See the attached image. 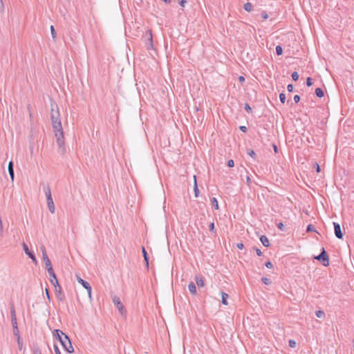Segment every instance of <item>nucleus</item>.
<instances>
[{
  "instance_id": "obj_1",
  "label": "nucleus",
  "mask_w": 354,
  "mask_h": 354,
  "mask_svg": "<svg viewBox=\"0 0 354 354\" xmlns=\"http://www.w3.org/2000/svg\"><path fill=\"white\" fill-rule=\"evenodd\" d=\"M54 335L59 339L63 348L69 353L74 351L73 347L68 337L60 330H55Z\"/></svg>"
},
{
  "instance_id": "obj_2",
  "label": "nucleus",
  "mask_w": 354,
  "mask_h": 354,
  "mask_svg": "<svg viewBox=\"0 0 354 354\" xmlns=\"http://www.w3.org/2000/svg\"><path fill=\"white\" fill-rule=\"evenodd\" d=\"M52 125L57 145L62 147L64 145V136L62 122H55V124Z\"/></svg>"
},
{
  "instance_id": "obj_3",
  "label": "nucleus",
  "mask_w": 354,
  "mask_h": 354,
  "mask_svg": "<svg viewBox=\"0 0 354 354\" xmlns=\"http://www.w3.org/2000/svg\"><path fill=\"white\" fill-rule=\"evenodd\" d=\"M46 201H47V205L48 207V209L51 214L55 213V207L54 205L53 200L52 198L51 192L50 189H48L46 192Z\"/></svg>"
},
{
  "instance_id": "obj_4",
  "label": "nucleus",
  "mask_w": 354,
  "mask_h": 354,
  "mask_svg": "<svg viewBox=\"0 0 354 354\" xmlns=\"http://www.w3.org/2000/svg\"><path fill=\"white\" fill-rule=\"evenodd\" d=\"M41 252H42V257L43 260L45 263L46 268L48 271H52L53 266L51 265L50 261L47 255L46 248L43 246L41 248Z\"/></svg>"
},
{
  "instance_id": "obj_5",
  "label": "nucleus",
  "mask_w": 354,
  "mask_h": 354,
  "mask_svg": "<svg viewBox=\"0 0 354 354\" xmlns=\"http://www.w3.org/2000/svg\"><path fill=\"white\" fill-rule=\"evenodd\" d=\"M315 259L321 261L324 266H328L329 265L328 257L324 248L322 253L319 256L315 257Z\"/></svg>"
},
{
  "instance_id": "obj_6",
  "label": "nucleus",
  "mask_w": 354,
  "mask_h": 354,
  "mask_svg": "<svg viewBox=\"0 0 354 354\" xmlns=\"http://www.w3.org/2000/svg\"><path fill=\"white\" fill-rule=\"evenodd\" d=\"M50 277V282L53 283V285L55 287V291H57V287H58L59 290H61V286L59 284L58 280L56 277V275L53 271V269L52 271H48Z\"/></svg>"
},
{
  "instance_id": "obj_7",
  "label": "nucleus",
  "mask_w": 354,
  "mask_h": 354,
  "mask_svg": "<svg viewBox=\"0 0 354 354\" xmlns=\"http://www.w3.org/2000/svg\"><path fill=\"white\" fill-rule=\"evenodd\" d=\"M51 121H52V124H55V122H61V120L59 119V112L58 109H56V110L52 109Z\"/></svg>"
},
{
  "instance_id": "obj_8",
  "label": "nucleus",
  "mask_w": 354,
  "mask_h": 354,
  "mask_svg": "<svg viewBox=\"0 0 354 354\" xmlns=\"http://www.w3.org/2000/svg\"><path fill=\"white\" fill-rule=\"evenodd\" d=\"M113 302L117 306L120 313H122V311L124 310V306L120 301V298L117 296H115L113 299Z\"/></svg>"
},
{
  "instance_id": "obj_9",
  "label": "nucleus",
  "mask_w": 354,
  "mask_h": 354,
  "mask_svg": "<svg viewBox=\"0 0 354 354\" xmlns=\"http://www.w3.org/2000/svg\"><path fill=\"white\" fill-rule=\"evenodd\" d=\"M23 249L25 253L32 260L33 262L36 263L37 259L32 252H30L26 244H23Z\"/></svg>"
},
{
  "instance_id": "obj_10",
  "label": "nucleus",
  "mask_w": 354,
  "mask_h": 354,
  "mask_svg": "<svg viewBox=\"0 0 354 354\" xmlns=\"http://www.w3.org/2000/svg\"><path fill=\"white\" fill-rule=\"evenodd\" d=\"M334 229H335V234L336 236L338 239H342L343 234L342 232L340 225L337 223H334Z\"/></svg>"
},
{
  "instance_id": "obj_11",
  "label": "nucleus",
  "mask_w": 354,
  "mask_h": 354,
  "mask_svg": "<svg viewBox=\"0 0 354 354\" xmlns=\"http://www.w3.org/2000/svg\"><path fill=\"white\" fill-rule=\"evenodd\" d=\"M194 279L198 286L203 287L205 286L203 278L201 276L196 275Z\"/></svg>"
},
{
  "instance_id": "obj_12",
  "label": "nucleus",
  "mask_w": 354,
  "mask_h": 354,
  "mask_svg": "<svg viewBox=\"0 0 354 354\" xmlns=\"http://www.w3.org/2000/svg\"><path fill=\"white\" fill-rule=\"evenodd\" d=\"M88 292V297L91 298V286L89 285V283L88 282H86V281H84V282H82V285Z\"/></svg>"
},
{
  "instance_id": "obj_13",
  "label": "nucleus",
  "mask_w": 354,
  "mask_h": 354,
  "mask_svg": "<svg viewBox=\"0 0 354 354\" xmlns=\"http://www.w3.org/2000/svg\"><path fill=\"white\" fill-rule=\"evenodd\" d=\"M228 297H229V296L227 293L223 292H221V299H222L221 302L223 305H225V306L228 305V301H227Z\"/></svg>"
},
{
  "instance_id": "obj_14",
  "label": "nucleus",
  "mask_w": 354,
  "mask_h": 354,
  "mask_svg": "<svg viewBox=\"0 0 354 354\" xmlns=\"http://www.w3.org/2000/svg\"><path fill=\"white\" fill-rule=\"evenodd\" d=\"M8 172L10 176L11 180H14V170H13V163L12 161H10L8 164Z\"/></svg>"
},
{
  "instance_id": "obj_15",
  "label": "nucleus",
  "mask_w": 354,
  "mask_h": 354,
  "mask_svg": "<svg viewBox=\"0 0 354 354\" xmlns=\"http://www.w3.org/2000/svg\"><path fill=\"white\" fill-rule=\"evenodd\" d=\"M260 240H261V242L262 243V244L265 246V247H269L270 246V242H269V240L267 238L266 236L265 235H262L261 237H260Z\"/></svg>"
},
{
  "instance_id": "obj_16",
  "label": "nucleus",
  "mask_w": 354,
  "mask_h": 354,
  "mask_svg": "<svg viewBox=\"0 0 354 354\" xmlns=\"http://www.w3.org/2000/svg\"><path fill=\"white\" fill-rule=\"evenodd\" d=\"M194 194H195V196L196 197H198L199 196V189L198 188V186H197V183H196V176H194Z\"/></svg>"
},
{
  "instance_id": "obj_17",
  "label": "nucleus",
  "mask_w": 354,
  "mask_h": 354,
  "mask_svg": "<svg viewBox=\"0 0 354 354\" xmlns=\"http://www.w3.org/2000/svg\"><path fill=\"white\" fill-rule=\"evenodd\" d=\"M188 289H189V291L192 294V295H196V287L195 286V284L192 282H191L189 286H188Z\"/></svg>"
},
{
  "instance_id": "obj_18",
  "label": "nucleus",
  "mask_w": 354,
  "mask_h": 354,
  "mask_svg": "<svg viewBox=\"0 0 354 354\" xmlns=\"http://www.w3.org/2000/svg\"><path fill=\"white\" fill-rule=\"evenodd\" d=\"M211 203H212V205L214 206V207L216 209H219L218 203V201H217V199L216 198H212L211 199Z\"/></svg>"
},
{
  "instance_id": "obj_19",
  "label": "nucleus",
  "mask_w": 354,
  "mask_h": 354,
  "mask_svg": "<svg viewBox=\"0 0 354 354\" xmlns=\"http://www.w3.org/2000/svg\"><path fill=\"white\" fill-rule=\"evenodd\" d=\"M142 254H143L145 261L146 262V266L148 267L149 260H148L147 253V251L145 250V248H142Z\"/></svg>"
},
{
  "instance_id": "obj_20",
  "label": "nucleus",
  "mask_w": 354,
  "mask_h": 354,
  "mask_svg": "<svg viewBox=\"0 0 354 354\" xmlns=\"http://www.w3.org/2000/svg\"><path fill=\"white\" fill-rule=\"evenodd\" d=\"M315 94L317 95V97H322L324 95V91H322V88H316L315 90Z\"/></svg>"
},
{
  "instance_id": "obj_21",
  "label": "nucleus",
  "mask_w": 354,
  "mask_h": 354,
  "mask_svg": "<svg viewBox=\"0 0 354 354\" xmlns=\"http://www.w3.org/2000/svg\"><path fill=\"white\" fill-rule=\"evenodd\" d=\"M244 9L248 11V12H250L252 9V6L250 3L248 2L244 4Z\"/></svg>"
},
{
  "instance_id": "obj_22",
  "label": "nucleus",
  "mask_w": 354,
  "mask_h": 354,
  "mask_svg": "<svg viewBox=\"0 0 354 354\" xmlns=\"http://www.w3.org/2000/svg\"><path fill=\"white\" fill-rule=\"evenodd\" d=\"M4 227L1 217L0 216V236L3 235Z\"/></svg>"
},
{
  "instance_id": "obj_23",
  "label": "nucleus",
  "mask_w": 354,
  "mask_h": 354,
  "mask_svg": "<svg viewBox=\"0 0 354 354\" xmlns=\"http://www.w3.org/2000/svg\"><path fill=\"white\" fill-rule=\"evenodd\" d=\"M276 53H277V54L278 55H282V53H283V49H282L281 46H277L276 47Z\"/></svg>"
},
{
  "instance_id": "obj_24",
  "label": "nucleus",
  "mask_w": 354,
  "mask_h": 354,
  "mask_svg": "<svg viewBox=\"0 0 354 354\" xmlns=\"http://www.w3.org/2000/svg\"><path fill=\"white\" fill-rule=\"evenodd\" d=\"M17 344H18L19 349L20 351H21L22 348H23V343L21 341L20 337L19 335H18V337H17Z\"/></svg>"
},
{
  "instance_id": "obj_25",
  "label": "nucleus",
  "mask_w": 354,
  "mask_h": 354,
  "mask_svg": "<svg viewBox=\"0 0 354 354\" xmlns=\"http://www.w3.org/2000/svg\"><path fill=\"white\" fill-rule=\"evenodd\" d=\"M50 32H51L52 37L53 39H55V37H56V32H55V30L53 26H50Z\"/></svg>"
},
{
  "instance_id": "obj_26",
  "label": "nucleus",
  "mask_w": 354,
  "mask_h": 354,
  "mask_svg": "<svg viewBox=\"0 0 354 354\" xmlns=\"http://www.w3.org/2000/svg\"><path fill=\"white\" fill-rule=\"evenodd\" d=\"M292 78L295 81H297L299 79V74L297 73V72H293L292 73Z\"/></svg>"
},
{
  "instance_id": "obj_27",
  "label": "nucleus",
  "mask_w": 354,
  "mask_h": 354,
  "mask_svg": "<svg viewBox=\"0 0 354 354\" xmlns=\"http://www.w3.org/2000/svg\"><path fill=\"white\" fill-rule=\"evenodd\" d=\"M279 98H280V101L281 102V103H285V101H286V95L284 93H281L279 95Z\"/></svg>"
},
{
  "instance_id": "obj_28",
  "label": "nucleus",
  "mask_w": 354,
  "mask_h": 354,
  "mask_svg": "<svg viewBox=\"0 0 354 354\" xmlns=\"http://www.w3.org/2000/svg\"><path fill=\"white\" fill-rule=\"evenodd\" d=\"M314 168L316 169V171L317 172H320L321 171V169H320V166L318 163L315 162L313 165Z\"/></svg>"
},
{
  "instance_id": "obj_29",
  "label": "nucleus",
  "mask_w": 354,
  "mask_h": 354,
  "mask_svg": "<svg viewBox=\"0 0 354 354\" xmlns=\"http://www.w3.org/2000/svg\"><path fill=\"white\" fill-rule=\"evenodd\" d=\"M262 282L266 285H268L270 283V279L266 277L262 278Z\"/></svg>"
},
{
  "instance_id": "obj_30",
  "label": "nucleus",
  "mask_w": 354,
  "mask_h": 354,
  "mask_svg": "<svg viewBox=\"0 0 354 354\" xmlns=\"http://www.w3.org/2000/svg\"><path fill=\"white\" fill-rule=\"evenodd\" d=\"M289 346L291 347V348H295L296 346V342L294 341V340H289Z\"/></svg>"
},
{
  "instance_id": "obj_31",
  "label": "nucleus",
  "mask_w": 354,
  "mask_h": 354,
  "mask_svg": "<svg viewBox=\"0 0 354 354\" xmlns=\"http://www.w3.org/2000/svg\"><path fill=\"white\" fill-rule=\"evenodd\" d=\"M248 154L252 158L255 157V153H254V150H252V149H249L248 151Z\"/></svg>"
},
{
  "instance_id": "obj_32",
  "label": "nucleus",
  "mask_w": 354,
  "mask_h": 354,
  "mask_svg": "<svg viewBox=\"0 0 354 354\" xmlns=\"http://www.w3.org/2000/svg\"><path fill=\"white\" fill-rule=\"evenodd\" d=\"M324 313L322 310H318L316 312V315L317 317H322V316H324Z\"/></svg>"
},
{
  "instance_id": "obj_33",
  "label": "nucleus",
  "mask_w": 354,
  "mask_h": 354,
  "mask_svg": "<svg viewBox=\"0 0 354 354\" xmlns=\"http://www.w3.org/2000/svg\"><path fill=\"white\" fill-rule=\"evenodd\" d=\"M227 166L229 167H233L234 166V160H228L227 162Z\"/></svg>"
},
{
  "instance_id": "obj_34",
  "label": "nucleus",
  "mask_w": 354,
  "mask_h": 354,
  "mask_svg": "<svg viewBox=\"0 0 354 354\" xmlns=\"http://www.w3.org/2000/svg\"><path fill=\"white\" fill-rule=\"evenodd\" d=\"M266 267L270 269H272L273 268V266L270 261H267L265 264Z\"/></svg>"
},
{
  "instance_id": "obj_35",
  "label": "nucleus",
  "mask_w": 354,
  "mask_h": 354,
  "mask_svg": "<svg viewBox=\"0 0 354 354\" xmlns=\"http://www.w3.org/2000/svg\"><path fill=\"white\" fill-rule=\"evenodd\" d=\"M306 84L308 86H310L313 84L312 80L310 77H308L306 80Z\"/></svg>"
},
{
  "instance_id": "obj_36",
  "label": "nucleus",
  "mask_w": 354,
  "mask_h": 354,
  "mask_svg": "<svg viewBox=\"0 0 354 354\" xmlns=\"http://www.w3.org/2000/svg\"><path fill=\"white\" fill-rule=\"evenodd\" d=\"M307 232H311V231H314V227L312 225H309L308 227H307Z\"/></svg>"
},
{
  "instance_id": "obj_37",
  "label": "nucleus",
  "mask_w": 354,
  "mask_h": 354,
  "mask_svg": "<svg viewBox=\"0 0 354 354\" xmlns=\"http://www.w3.org/2000/svg\"><path fill=\"white\" fill-rule=\"evenodd\" d=\"M294 101L296 103H298L300 101V97L298 95H295L294 97Z\"/></svg>"
},
{
  "instance_id": "obj_38",
  "label": "nucleus",
  "mask_w": 354,
  "mask_h": 354,
  "mask_svg": "<svg viewBox=\"0 0 354 354\" xmlns=\"http://www.w3.org/2000/svg\"><path fill=\"white\" fill-rule=\"evenodd\" d=\"M33 353L34 354H41V352L38 348H36L33 350Z\"/></svg>"
},
{
  "instance_id": "obj_39",
  "label": "nucleus",
  "mask_w": 354,
  "mask_h": 354,
  "mask_svg": "<svg viewBox=\"0 0 354 354\" xmlns=\"http://www.w3.org/2000/svg\"><path fill=\"white\" fill-rule=\"evenodd\" d=\"M245 111H248V112H250V111H251V110H252V109H251V108H250V106L248 104H245Z\"/></svg>"
},
{
  "instance_id": "obj_40",
  "label": "nucleus",
  "mask_w": 354,
  "mask_h": 354,
  "mask_svg": "<svg viewBox=\"0 0 354 354\" xmlns=\"http://www.w3.org/2000/svg\"><path fill=\"white\" fill-rule=\"evenodd\" d=\"M287 89L289 92H292L293 91V86L292 84H288Z\"/></svg>"
},
{
  "instance_id": "obj_41",
  "label": "nucleus",
  "mask_w": 354,
  "mask_h": 354,
  "mask_svg": "<svg viewBox=\"0 0 354 354\" xmlns=\"http://www.w3.org/2000/svg\"><path fill=\"white\" fill-rule=\"evenodd\" d=\"M209 228L210 231L214 232V223H210V225L209 226Z\"/></svg>"
},
{
  "instance_id": "obj_42",
  "label": "nucleus",
  "mask_w": 354,
  "mask_h": 354,
  "mask_svg": "<svg viewBox=\"0 0 354 354\" xmlns=\"http://www.w3.org/2000/svg\"><path fill=\"white\" fill-rule=\"evenodd\" d=\"M236 246L237 248L239 249V250H242L243 248V244L242 243H239L236 244Z\"/></svg>"
},
{
  "instance_id": "obj_43",
  "label": "nucleus",
  "mask_w": 354,
  "mask_h": 354,
  "mask_svg": "<svg viewBox=\"0 0 354 354\" xmlns=\"http://www.w3.org/2000/svg\"><path fill=\"white\" fill-rule=\"evenodd\" d=\"M54 350L56 354H61V352L57 346H54Z\"/></svg>"
},
{
  "instance_id": "obj_44",
  "label": "nucleus",
  "mask_w": 354,
  "mask_h": 354,
  "mask_svg": "<svg viewBox=\"0 0 354 354\" xmlns=\"http://www.w3.org/2000/svg\"><path fill=\"white\" fill-rule=\"evenodd\" d=\"M12 324L14 325V327L17 330V319H16V317H15L14 319H12Z\"/></svg>"
},
{
  "instance_id": "obj_45",
  "label": "nucleus",
  "mask_w": 354,
  "mask_h": 354,
  "mask_svg": "<svg viewBox=\"0 0 354 354\" xmlns=\"http://www.w3.org/2000/svg\"><path fill=\"white\" fill-rule=\"evenodd\" d=\"M278 227L281 230H283V228H284V226H283V224L282 223H279L278 225H277Z\"/></svg>"
},
{
  "instance_id": "obj_46",
  "label": "nucleus",
  "mask_w": 354,
  "mask_h": 354,
  "mask_svg": "<svg viewBox=\"0 0 354 354\" xmlns=\"http://www.w3.org/2000/svg\"><path fill=\"white\" fill-rule=\"evenodd\" d=\"M240 130H241V131H243V132H244V133H245V132H246V131H247V128H246V127H245V126H241V127H240Z\"/></svg>"
},
{
  "instance_id": "obj_47",
  "label": "nucleus",
  "mask_w": 354,
  "mask_h": 354,
  "mask_svg": "<svg viewBox=\"0 0 354 354\" xmlns=\"http://www.w3.org/2000/svg\"><path fill=\"white\" fill-rule=\"evenodd\" d=\"M256 252L258 256H261L262 255V252H261V250L259 249H256Z\"/></svg>"
},
{
  "instance_id": "obj_48",
  "label": "nucleus",
  "mask_w": 354,
  "mask_h": 354,
  "mask_svg": "<svg viewBox=\"0 0 354 354\" xmlns=\"http://www.w3.org/2000/svg\"><path fill=\"white\" fill-rule=\"evenodd\" d=\"M239 80L241 82H243L245 81V78H244V77H243V76H240V77H239Z\"/></svg>"
},
{
  "instance_id": "obj_49",
  "label": "nucleus",
  "mask_w": 354,
  "mask_h": 354,
  "mask_svg": "<svg viewBox=\"0 0 354 354\" xmlns=\"http://www.w3.org/2000/svg\"><path fill=\"white\" fill-rule=\"evenodd\" d=\"M46 294L48 300H50V295L48 289H46Z\"/></svg>"
},
{
  "instance_id": "obj_50",
  "label": "nucleus",
  "mask_w": 354,
  "mask_h": 354,
  "mask_svg": "<svg viewBox=\"0 0 354 354\" xmlns=\"http://www.w3.org/2000/svg\"><path fill=\"white\" fill-rule=\"evenodd\" d=\"M185 2H186V1H180V6H181V7H184V6H185Z\"/></svg>"
},
{
  "instance_id": "obj_51",
  "label": "nucleus",
  "mask_w": 354,
  "mask_h": 354,
  "mask_svg": "<svg viewBox=\"0 0 354 354\" xmlns=\"http://www.w3.org/2000/svg\"><path fill=\"white\" fill-rule=\"evenodd\" d=\"M12 319H14L15 317H15V310H12Z\"/></svg>"
},
{
  "instance_id": "obj_52",
  "label": "nucleus",
  "mask_w": 354,
  "mask_h": 354,
  "mask_svg": "<svg viewBox=\"0 0 354 354\" xmlns=\"http://www.w3.org/2000/svg\"><path fill=\"white\" fill-rule=\"evenodd\" d=\"M149 40H150V42L151 43V41H152V34H151V32H149Z\"/></svg>"
},
{
  "instance_id": "obj_53",
  "label": "nucleus",
  "mask_w": 354,
  "mask_h": 354,
  "mask_svg": "<svg viewBox=\"0 0 354 354\" xmlns=\"http://www.w3.org/2000/svg\"><path fill=\"white\" fill-rule=\"evenodd\" d=\"M250 181H251L250 178L248 176L247 177V182H248V183H250Z\"/></svg>"
},
{
  "instance_id": "obj_54",
  "label": "nucleus",
  "mask_w": 354,
  "mask_h": 354,
  "mask_svg": "<svg viewBox=\"0 0 354 354\" xmlns=\"http://www.w3.org/2000/svg\"><path fill=\"white\" fill-rule=\"evenodd\" d=\"M274 151L275 152H277V146H276V145H274Z\"/></svg>"
},
{
  "instance_id": "obj_55",
  "label": "nucleus",
  "mask_w": 354,
  "mask_h": 354,
  "mask_svg": "<svg viewBox=\"0 0 354 354\" xmlns=\"http://www.w3.org/2000/svg\"><path fill=\"white\" fill-rule=\"evenodd\" d=\"M82 282H84V280H83L82 279H80V281H79V283L82 285Z\"/></svg>"
},
{
  "instance_id": "obj_56",
  "label": "nucleus",
  "mask_w": 354,
  "mask_h": 354,
  "mask_svg": "<svg viewBox=\"0 0 354 354\" xmlns=\"http://www.w3.org/2000/svg\"><path fill=\"white\" fill-rule=\"evenodd\" d=\"M80 279H82V278H80L79 276H77V280L78 282L80 281Z\"/></svg>"
},
{
  "instance_id": "obj_57",
  "label": "nucleus",
  "mask_w": 354,
  "mask_h": 354,
  "mask_svg": "<svg viewBox=\"0 0 354 354\" xmlns=\"http://www.w3.org/2000/svg\"><path fill=\"white\" fill-rule=\"evenodd\" d=\"M56 292H61V290H59V288H58V287H57V291H56Z\"/></svg>"
},
{
  "instance_id": "obj_58",
  "label": "nucleus",
  "mask_w": 354,
  "mask_h": 354,
  "mask_svg": "<svg viewBox=\"0 0 354 354\" xmlns=\"http://www.w3.org/2000/svg\"><path fill=\"white\" fill-rule=\"evenodd\" d=\"M263 18H264V19H267V18H268V15H264V16H263Z\"/></svg>"
},
{
  "instance_id": "obj_59",
  "label": "nucleus",
  "mask_w": 354,
  "mask_h": 354,
  "mask_svg": "<svg viewBox=\"0 0 354 354\" xmlns=\"http://www.w3.org/2000/svg\"><path fill=\"white\" fill-rule=\"evenodd\" d=\"M0 3H1V6L2 7L3 6V2L0 1Z\"/></svg>"
}]
</instances>
